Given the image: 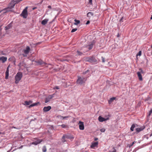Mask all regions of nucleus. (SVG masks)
<instances>
[{"label":"nucleus","mask_w":152,"mask_h":152,"mask_svg":"<svg viewBox=\"0 0 152 152\" xmlns=\"http://www.w3.org/2000/svg\"><path fill=\"white\" fill-rule=\"evenodd\" d=\"M151 48H152V45H151V48H150V49Z\"/></svg>","instance_id":"obj_57"},{"label":"nucleus","mask_w":152,"mask_h":152,"mask_svg":"<svg viewBox=\"0 0 152 152\" xmlns=\"http://www.w3.org/2000/svg\"><path fill=\"white\" fill-rule=\"evenodd\" d=\"M62 128H66L67 127V126L64 124H62L60 126Z\"/></svg>","instance_id":"obj_34"},{"label":"nucleus","mask_w":152,"mask_h":152,"mask_svg":"<svg viewBox=\"0 0 152 152\" xmlns=\"http://www.w3.org/2000/svg\"><path fill=\"white\" fill-rule=\"evenodd\" d=\"M123 17H122L120 20L119 22H123Z\"/></svg>","instance_id":"obj_44"},{"label":"nucleus","mask_w":152,"mask_h":152,"mask_svg":"<svg viewBox=\"0 0 152 152\" xmlns=\"http://www.w3.org/2000/svg\"><path fill=\"white\" fill-rule=\"evenodd\" d=\"M39 104V102H38L35 103H34L32 104H31L29 106V107H32L37 105L38 104Z\"/></svg>","instance_id":"obj_29"},{"label":"nucleus","mask_w":152,"mask_h":152,"mask_svg":"<svg viewBox=\"0 0 152 152\" xmlns=\"http://www.w3.org/2000/svg\"><path fill=\"white\" fill-rule=\"evenodd\" d=\"M74 21L75 22L74 23V24L75 25H77L80 23V20H77L76 19H75Z\"/></svg>","instance_id":"obj_26"},{"label":"nucleus","mask_w":152,"mask_h":152,"mask_svg":"<svg viewBox=\"0 0 152 152\" xmlns=\"http://www.w3.org/2000/svg\"><path fill=\"white\" fill-rule=\"evenodd\" d=\"M7 59V58L6 57L2 56L0 57V61H1L3 63L6 61Z\"/></svg>","instance_id":"obj_13"},{"label":"nucleus","mask_w":152,"mask_h":152,"mask_svg":"<svg viewBox=\"0 0 152 152\" xmlns=\"http://www.w3.org/2000/svg\"><path fill=\"white\" fill-rule=\"evenodd\" d=\"M30 50V48L28 46H27L26 47L25 49L24 50L23 52L25 54H23V56L24 57L27 56V55L28 54Z\"/></svg>","instance_id":"obj_5"},{"label":"nucleus","mask_w":152,"mask_h":152,"mask_svg":"<svg viewBox=\"0 0 152 152\" xmlns=\"http://www.w3.org/2000/svg\"><path fill=\"white\" fill-rule=\"evenodd\" d=\"M151 52H149H149H148V54H147V55H148V54H151Z\"/></svg>","instance_id":"obj_54"},{"label":"nucleus","mask_w":152,"mask_h":152,"mask_svg":"<svg viewBox=\"0 0 152 152\" xmlns=\"http://www.w3.org/2000/svg\"><path fill=\"white\" fill-rule=\"evenodd\" d=\"M152 113V109H151L149 111V114L148 115V117H149L150 116Z\"/></svg>","instance_id":"obj_38"},{"label":"nucleus","mask_w":152,"mask_h":152,"mask_svg":"<svg viewBox=\"0 0 152 152\" xmlns=\"http://www.w3.org/2000/svg\"><path fill=\"white\" fill-rule=\"evenodd\" d=\"M48 8H50V9H51V7L50 6V5H49L48 6Z\"/></svg>","instance_id":"obj_49"},{"label":"nucleus","mask_w":152,"mask_h":152,"mask_svg":"<svg viewBox=\"0 0 152 152\" xmlns=\"http://www.w3.org/2000/svg\"><path fill=\"white\" fill-rule=\"evenodd\" d=\"M89 70H87L85 72H83V74H89Z\"/></svg>","instance_id":"obj_35"},{"label":"nucleus","mask_w":152,"mask_h":152,"mask_svg":"<svg viewBox=\"0 0 152 152\" xmlns=\"http://www.w3.org/2000/svg\"><path fill=\"white\" fill-rule=\"evenodd\" d=\"M12 22L9 24L7 26L5 27V30H7L10 29L12 26Z\"/></svg>","instance_id":"obj_20"},{"label":"nucleus","mask_w":152,"mask_h":152,"mask_svg":"<svg viewBox=\"0 0 152 152\" xmlns=\"http://www.w3.org/2000/svg\"><path fill=\"white\" fill-rule=\"evenodd\" d=\"M109 119V118L108 117L104 118L102 117L101 116H99L98 118V120L100 122H102L103 121L107 120Z\"/></svg>","instance_id":"obj_10"},{"label":"nucleus","mask_w":152,"mask_h":152,"mask_svg":"<svg viewBox=\"0 0 152 152\" xmlns=\"http://www.w3.org/2000/svg\"><path fill=\"white\" fill-rule=\"evenodd\" d=\"M102 62L103 63H104L105 62V58L104 57L102 56Z\"/></svg>","instance_id":"obj_41"},{"label":"nucleus","mask_w":152,"mask_h":152,"mask_svg":"<svg viewBox=\"0 0 152 152\" xmlns=\"http://www.w3.org/2000/svg\"><path fill=\"white\" fill-rule=\"evenodd\" d=\"M137 75L139 80L142 81V78L141 74L140 72H137Z\"/></svg>","instance_id":"obj_19"},{"label":"nucleus","mask_w":152,"mask_h":152,"mask_svg":"<svg viewBox=\"0 0 152 152\" xmlns=\"http://www.w3.org/2000/svg\"><path fill=\"white\" fill-rule=\"evenodd\" d=\"M15 4V2L13 1H11L10 3L9 6L10 7H11L12 8H13L14 7Z\"/></svg>","instance_id":"obj_17"},{"label":"nucleus","mask_w":152,"mask_h":152,"mask_svg":"<svg viewBox=\"0 0 152 152\" xmlns=\"http://www.w3.org/2000/svg\"><path fill=\"white\" fill-rule=\"evenodd\" d=\"M79 129L80 130H83L84 129L83 122L80 121L78 123Z\"/></svg>","instance_id":"obj_8"},{"label":"nucleus","mask_w":152,"mask_h":152,"mask_svg":"<svg viewBox=\"0 0 152 152\" xmlns=\"http://www.w3.org/2000/svg\"><path fill=\"white\" fill-rule=\"evenodd\" d=\"M98 144V142H96L92 143L91 145V148H94V147H96Z\"/></svg>","instance_id":"obj_18"},{"label":"nucleus","mask_w":152,"mask_h":152,"mask_svg":"<svg viewBox=\"0 0 152 152\" xmlns=\"http://www.w3.org/2000/svg\"><path fill=\"white\" fill-rule=\"evenodd\" d=\"M13 128H15V127H13Z\"/></svg>","instance_id":"obj_58"},{"label":"nucleus","mask_w":152,"mask_h":152,"mask_svg":"<svg viewBox=\"0 0 152 152\" xmlns=\"http://www.w3.org/2000/svg\"><path fill=\"white\" fill-rule=\"evenodd\" d=\"M98 140V138H96L94 139V140L96 141Z\"/></svg>","instance_id":"obj_51"},{"label":"nucleus","mask_w":152,"mask_h":152,"mask_svg":"<svg viewBox=\"0 0 152 152\" xmlns=\"http://www.w3.org/2000/svg\"><path fill=\"white\" fill-rule=\"evenodd\" d=\"M94 44V42L93 41L91 42L90 45H88L87 47V48H88L89 50H90L93 48Z\"/></svg>","instance_id":"obj_14"},{"label":"nucleus","mask_w":152,"mask_h":152,"mask_svg":"<svg viewBox=\"0 0 152 152\" xmlns=\"http://www.w3.org/2000/svg\"><path fill=\"white\" fill-rule=\"evenodd\" d=\"M100 131L101 132H104L105 131V129L104 128H102L101 129Z\"/></svg>","instance_id":"obj_40"},{"label":"nucleus","mask_w":152,"mask_h":152,"mask_svg":"<svg viewBox=\"0 0 152 152\" xmlns=\"http://www.w3.org/2000/svg\"><path fill=\"white\" fill-rule=\"evenodd\" d=\"M94 13L91 12H89L87 14V16L88 17H91L94 15Z\"/></svg>","instance_id":"obj_24"},{"label":"nucleus","mask_w":152,"mask_h":152,"mask_svg":"<svg viewBox=\"0 0 152 152\" xmlns=\"http://www.w3.org/2000/svg\"><path fill=\"white\" fill-rule=\"evenodd\" d=\"M147 62H148V60H147Z\"/></svg>","instance_id":"obj_59"},{"label":"nucleus","mask_w":152,"mask_h":152,"mask_svg":"<svg viewBox=\"0 0 152 152\" xmlns=\"http://www.w3.org/2000/svg\"><path fill=\"white\" fill-rule=\"evenodd\" d=\"M3 11H4V13L9 12H12V8L10 7L9 6L7 7L4 9L3 10Z\"/></svg>","instance_id":"obj_7"},{"label":"nucleus","mask_w":152,"mask_h":152,"mask_svg":"<svg viewBox=\"0 0 152 152\" xmlns=\"http://www.w3.org/2000/svg\"><path fill=\"white\" fill-rule=\"evenodd\" d=\"M145 128V126H143L142 127H140V128H137L136 129V131L137 132H139L142 131Z\"/></svg>","instance_id":"obj_16"},{"label":"nucleus","mask_w":152,"mask_h":152,"mask_svg":"<svg viewBox=\"0 0 152 152\" xmlns=\"http://www.w3.org/2000/svg\"><path fill=\"white\" fill-rule=\"evenodd\" d=\"M48 20V19H45L42 21L41 24L43 25H45L47 23Z\"/></svg>","instance_id":"obj_21"},{"label":"nucleus","mask_w":152,"mask_h":152,"mask_svg":"<svg viewBox=\"0 0 152 152\" xmlns=\"http://www.w3.org/2000/svg\"><path fill=\"white\" fill-rule=\"evenodd\" d=\"M23 145H21L19 148L21 149L23 148Z\"/></svg>","instance_id":"obj_50"},{"label":"nucleus","mask_w":152,"mask_h":152,"mask_svg":"<svg viewBox=\"0 0 152 152\" xmlns=\"http://www.w3.org/2000/svg\"><path fill=\"white\" fill-rule=\"evenodd\" d=\"M6 72H9V70L8 69V68H7V70H6Z\"/></svg>","instance_id":"obj_47"},{"label":"nucleus","mask_w":152,"mask_h":152,"mask_svg":"<svg viewBox=\"0 0 152 152\" xmlns=\"http://www.w3.org/2000/svg\"><path fill=\"white\" fill-rule=\"evenodd\" d=\"M42 141V140H37L33 142L32 143V144L35 145H37L38 144L40 143Z\"/></svg>","instance_id":"obj_12"},{"label":"nucleus","mask_w":152,"mask_h":152,"mask_svg":"<svg viewBox=\"0 0 152 152\" xmlns=\"http://www.w3.org/2000/svg\"><path fill=\"white\" fill-rule=\"evenodd\" d=\"M0 134H1V132H0Z\"/></svg>","instance_id":"obj_61"},{"label":"nucleus","mask_w":152,"mask_h":152,"mask_svg":"<svg viewBox=\"0 0 152 152\" xmlns=\"http://www.w3.org/2000/svg\"><path fill=\"white\" fill-rule=\"evenodd\" d=\"M77 54L80 56H81L83 54L82 53L80 52L79 50H77Z\"/></svg>","instance_id":"obj_33"},{"label":"nucleus","mask_w":152,"mask_h":152,"mask_svg":"<svg viewBox=\"0 0 152 152\" xmlns=\"http://www.w3.org/2000/svg\"><path fill=\"white\" fill-rule=\"evenodd\" d=\"M141 53H142V52H141V51H140L137 54V55H136V56H141Z\"/></svg>","instance_id":"obj_37"},{"label":"nucleus","mask_w":152,"mask_h":152,"mask_svg":"<svg viewBox=\"0 0 152 152\" xmlns=\"http://www.w3.org/2000/svg\"><path fill=\"white\" fill-rule=\"evenodd\" d=\"M90 23V21L89 20H88L87 21L86 23V24L88 25Z\"/></svg>","instance_id":"obj_46"},{"label":"nucleus","mask_w":152,"mask_h":152,"mask_svg":"<svg viewBox=\"0 0 152 152\" xmlns=\"http://www.w3.org/2000/svg\"><path fill=\"white\" fill-rule=\"evenodd\" d=\"M9 61H11L12 60L13 61V62H14V64H15V58L14 57H10L8 59Z\"/></svg>","instance_id":"obj_27"},{"label":"nucleus","mask_w":152,"mask_h":152,"mask_svg":"<svg viewBox=\"0 0 152 152\" xmlns=\"http://www.w3.org/2000/svg\"><path fill=\"white\" fill-rule=\"evenodd\" d=\"M10 67V65H9V66H7V68H8V69H9V67Z\"/></svg>","instance_id":"obj_55"},{"label":"nucleus","mask_w":152,"mask_h":152,"mask_svg":"<svg viewBox=\"0 0 152 152\" xmlns=\"http://www.w3.org/2000/svg\"><path fill=\"white\" fill-rule=\"evenodd\" d=\"M7 152H9L8 151Z\"/></svg>","instance_id":"obj_62"},{"label":"nucleus","mask_w":152,"mask_h":152,"mask_svg":"<svg viewBox=\"0 0 152 152\" xmlns=\"http://www.w3.org/2000/svg\"><path fill=\"white\" fill-rule=\"evenodd\" d=\"M115 99V98L113 97L110 98V100L108 101V103L109 104H111L114 100Z\"/></svg>","instance_id":"obj_23"},{"label":"nucleus","mask_w":152,"mask_h":152,"mask_svg":"<svg viewBox=\"0 0 152 152\" xmlns=\"http://www.w3.org/2000/svg\"><path fill=\"white\" fill-rule=\"evenodd\" d=\"M27 10V7H26L23 10L20 15V16H22L24 18H26L27 17L28 14Z\"/></svg>","instance_id":"obj_4"},{"label":"nucleus","mask_w":152,"mask_h":152,"mask_svg":"<svg viewBox=\"0 0 152 152\" xmlns=\"http://www.w3.org/2000/svg\"><path fill=\"white\" fill-rule=\"evenodd\" d=\"M89 3L92 4V0H89Z\"/></svg>","instance_id":"obj_45"},{"label":"nucleus","mask_w":152,"mask_h":152,"mask_svg":"<svg viewBox=\"0 0 152 152\" xmlns=\"http://www.w3.org/2000/svg\"><path fill=\"white\" fill-rule=\"evenodd\" d=\"M23 76V74L21 72H18L15 77V83L18 84L21 80Z\"/></svg>","instance_id":"obj_2"},{"label":"nucleus","mask_w":152,"mask_h":152,"mask_svg":"<svg viewBox=\"0 0 152 152\" xmlns=\"http://www.w3.org/2000/svg\"><path fill=\"white\" fill-rule=\"evenodd\" d=\"M25 105H30V104L32 103V101H25L24 102Z\"/></svg>","instance_id":"obj_25"},{"label":"nucleus","mask_w":152,"mask_h":152,"mask_svg":"<svg viewBox=\"0 0 152 152\" xmlns=\"http://www.w3.org/2000/svg\"><path fill=\"white\" fill-rule=\"evenodd\" d=\"M150 19H151V20H152V15L151 16V17L150 18Z\"/></svg>","instance_id":"obj_56"},{"label":"nucleus","mask_w":152,"mask_h":152,"mask_svg":"<svg viewBox=\"0 0 152 152\" xmlns=\"http://www.w3.org/2000/svg\"><path fill=\"white\" fill-rule=\"evenodd\" d=\"M51 109V107L48 106L47 107H45L43 108V110L44 112H46L49 111Z\"/></svg>","instance_id":"obj_15"},{"label":"nucleus","mask_w":152,"mask_h":152,"mask_svg":"<svg viewBox=\"0 0 152 152\" xmlns=\"http://www.w3.org/2000/svg\"><path fill=\"white\" fill-rule=\"evenodd\" d=\"M139 70L140 71L138 72H140L141 74H144V72L141 68H139Z\"/></svg>","instance_id":"obj_31"},{"label":"nucleus","mask_w":152,"mask_h":152,"mask_svg":"<svg viewBox=\"0 0 152 152\" xmlns=\"http://www.w3.org/2000/svg\"><path fill=\"white\" fill-rule=\"evenodd\" d=\"M135 125H137V124H134L132 125L130 128V130L132 131H133L134 130V129L135 127Z\"/></svg>","instance_id":"obj_28"},{"label":"nucleus","mask_w":152,"mask_h":152,"mask_svg":"<svg viewBox=\"0 0 152 152\" xmlns=\"http://www.w3.org/2000/svg\"><path fill=\"white\" fill-rule=\"evenodd\" d=\"M85 152H87V151H86Z\"/></svg>","instance_id":"obj_60"},{"label":"nucleus","mask_w":152,"mask_h":152,"mask_svg":"<svg viewBox=\"0 0 152 152\" xmlns=\"http://www.w3.org/2000/svg\"><path fill=\"white\" fill-rule=\"evenodd\" d=\"M77 30V28H75L74 29H73L72 30L71 32L72 33L74 32L75 31H76Z\"/></svg>","instance_id":"obj_39"},{"label":"nucleus","mask_w":152,"mask_h":152,"mask_svg":"<svg viewBox=\"0 0 152 152\" xmlns=\"http://www.w3.org/2000/svg\"><path fill=\"white\" fill-rule=\"evenodd\" d=\"M37 8V7H33V8H32V10H34L35 9H36Z\"/></svg>","instance_id":"obj_53"},{"label":"nucleus","mask_w":152,"mask_h":152,"mask_svg":"<svg viewBox=\"0 0 152 152\" xmlns=\"http://www.w3.org/2000/svg\"><path fill=\"white\" fill-rule=\"evenodd\" d=\"M66 138L64 135L62 136V137L61 139V140L62 142H66Z\"/></svg>","instance_id":"obj_22"},{"label":"nucleus","mask_w":152,"mask_h":152,"mask_svg":"<svg viewBox=\"0 0 152 152\" xmlns=\"http://www.w3.org/2000/svg\"><path fill=\"white\" fill-rule=\"evenodd\" d=\"M135 142V141H134V142H132V144L131 145V146H132L133 145L134 143Z\"/></svg>","instance_id":"obj_48"},{"label":"nucleus","mask_w":152,"mask_h":152,"mask_svg":"<svg viewBox=\"0 0 152 152\" xmlns=\"http://www.w3.org/2000/svg\"><path fill=\"white\" fill-rule=\"evenodd\" d=\"M59 117L62 118V119H63L68 118L69 117V116H62L61 115L59 116Z\"/></svg>","instance_id":"obj_36"},{"label":"nucleus","mask_w":152,"mask_h":152,"mask_svg":"<svg viewBox=\"0 0 152 152\" xmlns=\"http://www.w3.org/2000/svg\"><path fill=\"white\" fill-rule=\"evenodd\" d=\"M36 62L39 65H41L43 66H46L47 64L44 62L43 61L41 60H39L37 61H36Z\"/></svg>","instance_id":"obj_6"},{"label":"nucleus","mask_w":152,"mask_h":152,"mask_svg":"<svg viewBox=\"0 0 152 152\" xmlns=\"http://www.w3.org/2000/svg\"><path fill=\"white\" fill-rule=\"evenodd\" d=\"M87 77L78 76L76 83L77 84L81 85L84 83L87 80Z\"/></svg>","instance_id":"obj_1"},{"label":"nucleus","mask_w":152,"mask_h":152,"mask_svg":"<svg viewBox=\"0 0 152 152\" xmlns=\"http://www.w3.org/2000/svg\"><path fill=\"white\" fill-rule=\"evenodd\" d=\"M86 60L87 61L94 64H96L98 63L97 60L94 56L88 57L86 58Z\"/></svg>","instance_id":"obj_3"},{"label":"nucleus","mask_w":152,"mask_h":152,"mask_svg":"<svg viewBox=\"0 0 152 152\" xmlns=\"http://www.w3.org/2000/svg\"><path fill=\"white\" fill-rule=\"evenodd\" d=\"M53 97V95H49L48 97L45 99V102L47 103Z\"/></svg>","instance_id":"obj_11"},{"label":"nucleus","mask_w":152,"mask_h":152,"mask_svg":"<svg viewBox=\"0 0 152 152\" xmlns=\"http://www.w3.org/2000/svg\"><path fill=\"white\" fill-rule=\"evenodd\" d=\"M112 152H116V150L114 149V150L113 151H112Z\"/></svg>","instance_id":"obj_52"},{"label":"nucleus","mask_w":152,"mask_h":152,"mask_svg":"<svg viewBox=\"0 0 152 152\" xmlns=\"http://www.w3.org/2000/svg\"><path fill=\"white\" fill-rule=\"evenodd\" d=\"M64 135L66 138L70 139L71 140H72L74 138L73 136L69 134H65Z\"/></svg>","instance_id":"obj_9"},{"label":"nucleus","mask_w":152,"mask_h":152,"mask_svg":"<svg viewBox=\"0 0 152 152\" xmlns=\"http://www.w3.org/2000/svg\"><path fill=\"white\" fill-rule=\"evenodd\" d=\"M59 88V87L58 86H56L54 87L53 89H58Z\"/></svg>","instance_id":"obj_42"},{"label":"nucleus","mask_w":152,"mask_h":152,"mask_svg":"<svg viewBox=\"0 0 152 152\" xmlns=\"http://www.w3.org/2000/svg\"><path fill=\"white\" fill-rule=\"evenodd\" d=\"M5 79H7L8 78V76H9V72H5Z\"/></svg>","instance_id":"obj_32"},{"label":"nucleus","mask_w":152,"mask_h":152,"mask_svg":"<svg viewBox=\"0 0 152 152\" xmlns=\"http://www.w3.org/2000/svg\"><path fill=\"white\" fill-rule=\"evenodd\" d=\"M13 1H14L15 2V4L17 3H19V2H18V1H19L18 0H13Z\"/></svg>","instance_id":"obj_43"},{"label":"nucleus","mask_w":152,"mask_h":152,"mask_svg":"<svg viewBox=\"0 0 152 152\" xmlns=\"http://www.w3.org/2000/svg\"><path fill=\"white\" fill-rule=\"evenodd\" d=\"M47 151V149L46 146H44L42 147V151L43 152H46Z\"/></svg>","instance_id":"obj_30"}]
</instances>
